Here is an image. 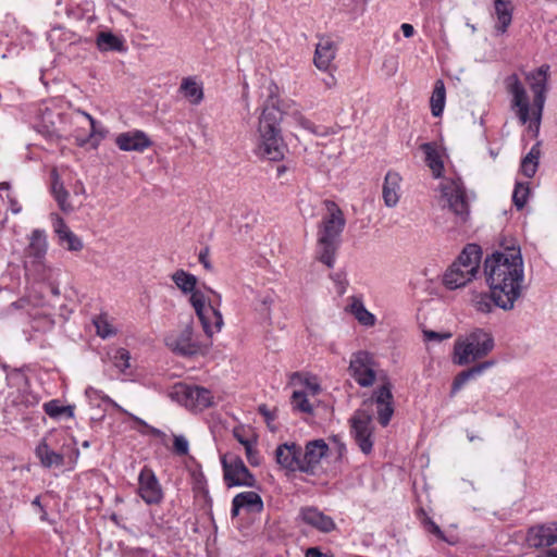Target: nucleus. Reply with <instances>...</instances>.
I'll return each mask as SVG.
<instances>
[{
    "instance_id": "obj_10",
    "label": "nucleus",
    "mask_w": 557,
    "mask_h": 557,
    "mask_svg": "<svg viewBox=\"0 0 557 557\" xmlns=\"http://www.w3.org/2000/svg\"><path fill=\"white\" fill-rule=\"evenodd\" d=\"M223 468V479L226 486H247L253 487L256 479L245 466L240 457L235 455H224L221 458Z\"/></svg>"
},
{
    "instance_id": "obj_59",
    "label": "nucleus",
    "mask_w": 557,
    "mask_h": 557,
    "mask_svg": "<svg viewBox=\"0 0 557 557\" xmlns=\"http://www.w3.org/2000/svg\"><path fill=\"white\" fill-rule=\"evenodd\" d=\"M32 505L38 507L42 511V513L46 515V511L40 503L39 496L35 497V499L32 502Z\"/></svg>"
},
{
    "instance_id": "obj_53",
    "label": "nucleus",
    "mask_w": 557,
    "mask_h": 557,
    "mask_svg": "<svg viewBox=\"0 0 557 557\" xmlns=\"http://www.w3.org/2000/svg\"><path fill=\"white\" fill-rule=\"evenodd\" d=\"M199 262L207 269V270H210L211 269V263L209 262V248L206 247L205 249H202L200 252H199Z\"/></svg>"
},
{
    "instance_id": "obj_2",
    "label": "nucleus",
    "mask_w": 557,
    "mask_h": 557,
    "mask_svg": "<svg viewBox=\"0 0 557 557\" xmlns=\"http://www.w3.org/2000/svg\"><path fill=\"white\" fill-rule=\"evenodd\" d=\"M548 75L549 65L543 64L536 71H533L525 76L533 92L532 109L530 108L525 88L520 82L518 75L513 73L505 79L506 90L512 96L511 110L515 111L522 125L530 121L528 129L534 137H537L540 133L546 100Z\"/></svg>"
},
{
    "instance_id": "obj_42",
    "label": "nucleus",
    "mask_w": 557,
    "mask_h": 557,
    "mask_svg": "<svg viewBox=\"0 0 557 557\" xmlns=\"http://www.w3.org/2000/svg\"><path fill=\"white\" fill-rule=\"evenodd\" d=\"M123 412H125L126 414H128V417L135 422L137 423L139 426L144 428L145 431H141L143 433H147V434H150L154 437H158V438H161L162 441L166 437L165 433L162 432L161 430L154 428V426H151L149 425L147 422H145L143 419L132 414V413H128L126 412L125 410H123Z\"/></svg>"
},
{
    "instance_id": "obj_20",
    "label": "nucleus",
    "mask_w": 557,
    "mask_h": 557,
    "mask_svg": "<svg viewBox=\"0 0 557 557\" xmlns=\"http://www.w3.org/2000/svg\"><path fill=\"white\" fill-rule=\"evenodd\" d=\"M299 518L304 523L323 533H330L336 528L334 520L315 507L300 508Z\"/></svg>"
},
{
    "instance_id": "obj_45",
    "label": "nucleus",
    "mask_w": 557,
    "mask_h": 557,
    "mask_svg": "<svg viewBox=\"0 0 557 557\" xmlns=\"http://www.w3.org/2000/svg\"><path fill=\"white\" fill-rule=\"evenodd\" d=\"M289 115L295 121V123L298 124L304 129H306L312 134L318 133L317 127L313 124V122L308 120L299 110H294Z\"/></svg>"
},
{
    "instance_id": "obj_46",
    "label": "nucleus",
    "mask_w": 557,
    "mask_h": 557,
    "mask_svg": "<svg viewBox=\"0 0 557 557\" xmlns=\"http://www.w3.org/2000/svg\"><path fill=\"white\" fill-rule=\"evenodd\" d=\"M234 437L243 445V447H246L250 443H253L257 441V437L255 434L250 432H246L244 428H235L233 430Z\"/></svg>"
},
{
    "instance_id": "obj_39",
    "label": "nucleus",
    "mask_w": 557,
    "mask_h": 557,
    "mask_svg": "<svg viewBox=\"0 0 557 557\" xmlns=\"http://www.w3.org/2000/svg\"><path fill=\"white\" fill-rule=\"evenodd\" d=\"M472 302L475 310L482 313H490L493 310V307L496 306L491 290L490 294L476 295Z\"/></svg>"
},
{
    "instance_id": "obj_58",
    "label": "nucleus",
    "mask_w": 557,
    "mask_h": 557,
    "mask_svg": "<svg viewBox=\"0 0 557 557\" xmlns=\"http://www.w3.org/2000/svg\"><path fill=\"white\" fill-rule=\"evenodd\" d=\"M259 412L265 417V419H273L265 405L259 407Z\"/></svg>"
},
{
    "instance_id": "obj_31",
    "label": "nucleus",
    "mask_w": 557,
    "mask_h": 557,
    "mask_svg": "<svg viewBox=\"0 0 557 557\" xmlns=\"http://www.w3.org/2000/svg\"><path fill=\"white\" fill-rule=\"evenodd\" d=\"M541 157V143L537 141L532 146L528 154L522 159L520 170L521 173L528 178H532L539 168V160Z\"/></svg>"
},
{
    "instance_id": "obj_15",
    "label": "nucleus",
    "mask_w": 557,
    "mask_h": 557,
    "mask_svg": "<svg viewBox=\"0 0 557 557\" xmlns=\"http://www.w3.org/2000/svg\"><path fill=\"white\" fill-rule=\"evenodd\" d=\"M330 448L324 440L309 441L302 448V473L314 475L320 467L321 460L327 455Z\"/></svg>"
},
{
    "instance_id": "obj_14",
    "label": "nucleus",
    "mask_w": 557,
    "mask_h": 557,
    "mask_svg": "<svg viewBox=\"0 0 557 557\" xmlns=\"http://www.w3.org/2000/svg\"><path fill=\"white\" fill-rule=\"evenodd\" d=\"M194 329L187 324L177 335L165 338L166 346L175 354L184 357L197 355L201 351V345L193 339Z\"/></svg>"
},
{
    "instance_id": "obj_7",
    "label": "nucleus",
    "mask_w": 557,
    "mask_h": 557,
    "mask_svg": "<svg viewBox=\"0 0 557 557\" xmlns=\"http://www.w3.org/2000/svg\"><path fill=\"white\" fill-rule=\"evenodd\" d=\"M494 348V338L491 333L476 329L466 336L465 339H458L454 346V363L466 366L478 359L487 356Z\"/></svg>"
},
{
    "instance_id": "obj_38",
    "label": "nucleus",
    "mask_w": 557,
    "mask_h": 557,
    "mask_svg": "<svg viewBox=\"0 0 557 557\" xmlns=\"http://www.w3.org/2000/svg\"><path fill=\"white\" fill-rule=\"evenodd\" d=\"M94 324L96 327L97 335L102 338H108L116 334V330L109 322L108 317L106 314L97 315L94 319Z\"/></svg>"
},
{
    "instance_id": "obj_25",
    "label": "nucleus",
    "mask_w": 557,
    "mask_h": 557,
    "mask_svg": "<svg viewBox=\"0 0 557 557\" xmlns=\"http://www.w3.org/2000/svg\"><path fill=\"white\" fill-rule=\"evenodd\" d=\"M401 177L398 173L388 171L384 178L382 196L385 206L393 208L399 201Z\"/></svg>"
},
{
    "instance_id": "obj_29",
    "label": "nucleus",
    "mask_w": 557,
    "mask_h": 557,
    "mask_svg": "<svg viewBox=\"0 0 557 557\" xmlns=\"http://www.w3.org/2000/svg\"><path fill=\"white\" fill-rule=\"evenodd\" d=\"M51 178H52V183H51V193L53 195V198L55 199V201L58 202V206L59 208L63 211V212H70L73 210V207L72 205L67 201L69 200V197H70V194L69 191L64 188V185L63 183L61 182L60 180V176L59 174L57 173L55 170L52 171L51 173Z\"/></svg>"
},
{
    "instance_id": "obj_47",
    "label": "nucleus",
    "mask_w": 557,
    "mask_h": 557,
    "mask_svg": "<svg viewBox=\"0 0 557 557\" xmlns=\"http://www.w3.org/2000/svg\"><path fill=\"white\" fill-rule=\"evenodd\" d=\"M257 443H258V441H255L253 443H250L249 445L244 447L246 458L252 467H257L261 463L260 454H259L258 449L256 448Z\"/></svg>"
},
{
    "instance_id": "obj_49",
    "label": "nucleus",
    "mask_w": 557,
    "mask_h": 557,
    "mask_svg": "<svg viewBox=\"0 0 557 557\" xmlns=\"http://www.w3.org/2000/svg\"><path fill=\"white\" fill-rule=\"evenodd\" d=\"M173 450L178 456L188 454V441L182 435H174Z\"/></svg>"
},
{
    "instance_id": "obj_34",
    "label": "nucleus",
    "mask_w": 557,
    "mask_h": 557,
    "mask_svg": "<svg viewBox=\"0 0 557 557\" xmlns=\"http://www.w3.org/2000/svg\"><path fill=\"white\" fill-rule=\"evenodd\" d=\"M446 90L443 81L435 82L434 89L431 96L430 104L431 111L434 116H441L445 107Z\"/></svg>"
},
{
    "instance_id": "obj_35",
    "label": "nucleus",
    "mask_w": 557,
    "mask_h": 557,
    "mask_svg": "<svg viewBox=\"0 0 557 557\" xmlns=\"http://www.w3.org/2000/svg\"><path fill=\"white\" fill-rule=\"evenodd\" d=\"M350 312L355 315L358 322L366 326H373L375 324V317L366 309L363 302L354 298L350 304Z\"/></svg>"
},
{
    "instance_id": "obj_3",
    "label": "nucleus",
    "mask_w": 557,
    "mask_h": 557,
    "mask_svg": "<svg viewBox=\"0 0 557 557\" xmlns=\"http://www.w3.org/2000/svg\"><path fill=\"white\" fill-rule=\"evenodd\" d=\"M172 281L184 294H190L189 302L201 323L205 334L212 337L213 334L219 333L224 323L219 310L221 295L210 287H205L213 296V298L208 297L205 292L196 288L197 277L184 270L174 272Z\"/></svg>"
},
{
    "instance_id": "obj_37",
    "label": "nucleus",
    "mask_w": 557,
    "mask_h": 557,
    "mask_svg": "<svg viewBox=\"0 0 557 557\" xmlns=\"http://www.w3.org/2000/svg\"><path fill=\"white\" fill-rule=\"evenodd\" d=\"M530 195V186L529 183H516L513 193H512V202L518 210L524 208L528 202V198Z\"/></svg>"
},
{
    "instance_id": "obj_30",
    "label": "nucleus",
    "mask_w": 557,
    "mask_h": 557,
    "mask_svg": "<svg viewBox=\"0 0 557 557\" xmlns=\"http://www.w3.org/2000/svg\"><path fill=\"white\" fill-rule=\"evenodd\" d=\"M180 92L195 106L203 100V88L194 77H185L182 79Z\"/></svg>"
},
{
    "instance_id": "obj_17",
    "label": "nucleus",
    "mask_w": 557,
    "mask_h": 557,
    "mask_svg": "<svg viewBox=\"0 0 557 557\" xmlns=\"http://www.w3.org/2000/svg\"><path fill=\"white\" fill-rule=\"evenodd\" d=\"M527 544L540 548L557 543V523L537 524L528 530Z\"/></svg>"
},
{
    "instance_id": "obj_12",
    "label": "nucleus",
    "mask_w": 557,
    "mask_h": 557,
    "mask_svg": "<svg viewBox=\"0 0 557 557\" xmlns=\"http://www.w3.org/2000/svg\"><path fill=\"white\" fill-rule=\"evenodd\" d=\"M376 362L373 356L364 350L352 354L349 362L350 375L362 387L373 385L376 379Z\"/></svg>"
},
{
    "instance_id": "obj_55",
    "label": "nucleus",
    "mask_w": 557,
    "mask_h": 557,
    "mask_svg": "<svg viewBox=\"0 0 557 557\" xmlns=\"http://www.w3.org/2000/svg\"><path fill=\"white\" fill-rule=\"evenodd\" d=\"M400 29L406 38H410L414 35V28L411 24L404 23L401 24Z\"/></svg>"
},
{
    "instance_id": "obj_9",
    "label": "nucleus",
    "mask_w": 557,
    "mask_h": 557,
    "mask_svg": "<svg viewBox=\"0 0 557 557\" xmlns=\"http://www.w3.org/2000/svg\"><path fill=\"white\" fill-rule=\"evenodd\" d=\"M442 196L445 198L449 210L466 222L470 214L469 201L463 183L460 178L447 180L441 184Z\"/></svg>"
},
{
    "instance_id": "obj_5",
    "label": "nucleus",
    "mask_w": 557,
    "mask_h": 557,
    "mask_svg": "<svg viewBox=\"0 0 557 557\" xmlns=\"http://www.w3.org/2000/svg\"><path fill=\"white\" fill-rule=\"evenodd\" d=\"M326 213L322 216L317 230L315 259L327 268H333L341 246V236L346 225V219L339 206L324 201Z\"/></svg>"
},
{
    "instance_id": "obj_21",
    "label": "nucleus",
    "mask_w": 557,
    "mask_h": 557,
    "mask_svg": "<svg viewBox=\"0 0 557 557\" xmlns=\"http://www.w3.org/2000/svg\"><path fill=\"white\" fill-rule=\"evenodd\" d=\"M240 509H246L248 512L259 513L263 510V500L256 492H242L237 494L232 502V517L239 515Z\"/></svg>"
},
{
    "instance_id": "obj_1",
    "label": "nucleus",
    "mask_w": 557,
    "mask_h": 557,
    "mask_svg": "<svg viewBox=\"0 0 557 557\" xmlns=\"http://www.w3.org/2000/svg\"><path fill=\"white\" fill-rule=\"evenodd\" d=\"M486 283L496 307L508 311L522 296L524 267L519 246H507L485 259Z\"/></svg>"
},
{
    "instance_id": "obj_50",
    "label": "nucleus",
    "mask_w": 557,
    "mask_h": 557,
    "mask_svg": "<svg viewBox=\"0 0 557 557\" xmlns=\"http://www.w3.org/2000/svg\"><path fill=\"white\" fill-rule=\"evenodd\" d=\"M51 219L54 232L58 235L59 239L61 238V235H65V233H69L71 231L66 225L65 221L63 220V218H61L59 214H51Z\"/></svg>"
},
{
    "instance_id": "obj_51",
    "label": "nucleus",
    "mask_w": 557,
    "mask_h": 557,
    "mask_svg": "<svg viewBox=\"0 0 557 557\" xmlns=\"http://www.w3.org/2000/svg\"><path fill=\"white\" fill-rule=\"evenodd\" d=\"M193 479H194V488L198 491H203L206 486V476L201 471H195L193 472Z\"/></svg>"
},
{
    "instance_id": "obj_4",
    "label": "nucleus",
    "mask_w": 557,
    "mask_h": 557,
    "mask_svg": "<svg viewBox=\"0 0 557 557\" xmlns=\"http://www.w3.org/2000/svg\"><path fill=\"white\" fill-rule=\"evenodd\" d=\"M280 99L271 94L265 100L259 116L256 154L263 160L280 162L285 157L286 144L282 136L281 122L284 112Z\"/></svg>"
},
{
    "instance_id": "obj_44",
    "label": "nucleus",
    "mask_w": 557,
    "mask_h": 557,
    "mask_svg": "<svg viewBox=\"0 0 557 557\" xmlns=\"http://www.w3.org/2000/svg\"><path fill=\"white\" fill-rule=\"evenodd\" d=\"M290 381L292 383L299 382L304 384L313 396L319 394L321 389L320 385L317 382H313L312 379L309 376L304 377V375L299 372H294L290 376Z\"/></svg>"
},
{
    "instance_id": "obj_11",
    "label": "nucleus",
    "mask_w": 557,
    "mask_h": 557,
    "mask_svg": "<svg viewBox=\"0 0 557 557\" xmlns=\"http://www.w3.org/2000/svg\"><path fill=\"white\" fill-rule=\"evenodd\" d=\"M372 413L363 408L358 409L350 418V433L360 450L369 455L373 448V423Z\"/></svg>"
},
{
    "instance_id": "obj_56",
    "label": "nucleus",
    "mask_w": 557,
    "mask_h": 557,
    "mask_svg": "<svg viewBox=\"0 0 557 557\" xmlns=\"http://www.w3.org/2000/svg\"><path fill=\"white\" fill-rule=\"evenodd\" d=\"M10 209L14 214H17L21 212L22 207L17 202V200H15L14 198H10Z\"/></svg>"
},
{
    "instance_id": "obj_61",
    "label": "nucleus",
    "mask_w": 557,
    "mask_h": 557,
    "mask_svg": "<svg viewBox=\"0 0 557 557\" xmlns=\"http://www.w3.org/2000/svg\"><path fill=\"white\" fill-rule=\"evenodd\" d=\"M331 278L338 284H342V275L339 273H335L331 275Z\"/></svg>"
},
{
    "instance_id": "obj_43",
    "label": "nucleus",
    "mask_w": 557,
    "mask_h": 557,
    "mask_svg": "<svg viewBox=\"0 0 557 557\" xmlns=\"http://www.w3.org/2000/svg\"><path fill=\"white\" fill-rule=\"evenodd\" d=\"M123 412H125L126 414H128V417L135 422L137 423L139 426L144 428L145 431H141L143 433H147V434H150L154 437H158V438H161L162 441L166 437L165 433L162 432L161 430L154 428V426H151L149 425L147 422H145L143 419L132 414V413H128L126 412L125 410H123Z\"/></svg>"
},
{
    "instance_id": "obj_18",
    "label": "nucleus",
    "mask_w": 557,
    "mask_h": 557,
    "mask_svg": "<svg viewBox=\"0 0 557 557\" xmlns=\"http://www.w3.org/2000/svg\"><path fill=\"white\" fill-rule=\"evenodd\" d=\"M148 135L139 129L121 133L115 138V145L122 151L143 152L152 146Z\"/></svg>"
},
{
    "instance_id": "obj_60",
    "label": "nucleus",
    "mask_w": 557,
    "mask_h": 557,
    "mask_svg": "<svg viewBox=\"0 0 557 557\" xmlns=\"http://www.w3.org/2000/svg\"><path fill=\"white\" fill-rule=\"evenodd\" d=\"M287 170H288V168L285 164L278 165L276 168V175H277V177H281Z\"/></svg>"
},
{
    "instance_id": "obj_6",
    "label": "nucleus",
    "mask_w": 557,
    "mask_h": 557,
    "mask_svg": "<svg viewBox=\"0 0 557 557\" xmlns=\"http://www.w3.org/2000/svg\"><path fill=\"white\" fill-rule=\"evenodd\" d=\"M482 252L478 245H467L457 260L446 270L443 284L448 289L463 287L479 272Z\"/></svg>"
},
{
    "instance_id": "obj_41",
    "label": "nucleus",
    "mask_w": 557,
    "mask_h": 557,
    "mask_svg": "<svg viewBox=\"0 0 557 557\" xmlns=\"http://www.w3.org/2000/svg\"><path fill=\"white\" fill-rule=\"evenodd\" d=\"M59 243L65 246L70 251H81L83 249V242L72 231L65 233V235H61Z\"/></svg>"
},
{
    "instance_id": "obj_52",
    "label": "nucleus",
    "mask_w": 557,
    "mask_h": 557,
    "mask_svg": "<svg viewBox=\"0 0 557 557\" xmlns=\"http://www.w3.org/2000/svg\"><path fill=\"white\" fill-rule=\"evenodd\" d=\"M423 334H424V338L426 341H437V342H441L443 339H446V338L450 337L449 333L442 334V333H437L435 331H424Z\"/></svg>"
},
{
    "instance_id": "obj_27",
    "label": "nucleus",
    "mask_w": 557,
    "mask_h": 557,
    "mask_svg": "<svg viewBox=\"0 0 557 557\" xmlns=\"http://www.w3.org/2000/svg\"><path fill=\"white\" fill-rule=\"evenodd\" d=\"M425 154V163L435 177H441L444 171V163L435 143H425L420 146Z\"/></svg>"
},
{
    "instance_id": "obj_33",
    "label": "nucleus",
    "mask_w": 557,
    "mask_h": 557,
    "mask_svg": "<svg viewBox=\"0 0 557 557\" xmlns=\"http://www.w3.org/2000/svg\"><path fill=\"white\" fill-rule=\"evenodd\" d=\"M74 406H64L59 399H52L44 404V410L52 419H61L63 417L71 419L74 417Z\"/></svg>"
},
{
    "instance_id": "obj_32",
    "label": "nucleus",
    "mask_w": 557,
    "mask_h": 557,
    "mask_svg": "<svg viewBox=\"0 0 557 557\" xmlns=\"http://www.w3.org/2000/svg\"><path fill=\"white\" fill-rule=\"evenodd\" d=\"M100 51H123L125 50L124 41L120 37L110 32H100L96 40Z\"/></svg>"
},
{
    "instance_id": "obj_13",
    "label": "nucleus",
    "mask_w": 557,
    "mask_h": 557,
    "mask_svg": "<svg viewBox=\"0 0 557 557\" xmlns=\"http://www.w3.org/2000/svg\"><path fill=\"white\" fill-rule=\"evenodd\" d=\"M138 495L147 505H159L163 499L162 487L153 470L147 466L138 475Z\"/></svg>"
},
{
    "instance_id": "obj_64",
    "label": "nucleus",
    "mask_w": 557,
    "mask_h": 557,
    "mask_svg": "<svg viewBox=\"0 0 557 557\" xmlns=\"http://www.w3.org/2000/svg\"><path fill=\"white\" fill-rule=\"evenodd\" d=\"M97 393H98V391H97V389H95L94 387H88V388L86 389V395H87V396H91L92 394H97Z\"/></svg>"
},
{
    "instance_id": "obj_19",
    "label": "nucleus",
    "mask_w": 557,
    "mask_h": 557,
    "mask_svg": "<svg viewBox=\"0 0 557 557\" xmlns=\"http://www.w3.org/2000/svg\"><path fill=\"white\" fill-rule=\"evenodd\" d=\"M375 401L377 420L382 426L388 425L394 413L393 408V394L389 383H385L374 392V398L370 401Z\"/></svg>"
},
{
    "instance_id": "obj_26",
    "label": "nucleus",
    "mask_w": 557,
    "mask_h": 557,
    "mask_svg": "<svg viewBox=\"0 0 557 557\" xmlns=\"http://www.w3.org/2000/svg\"><path fill=\"white\" fill-rule=\"evenodd\" d=\"M494 361H483L467 370L458 373L451 384V395H455L469 380L474 379L482 374L486 369L491 368Z\"/></svg>"
},
{
    "instance_id": "obj_62",
    "label": "nucleus",
    "mask_w": 557,
    "mask_h": 557,
    "mask_svg": "<svg viewBox=\"0 0 557 557\" xmlns=\"http://www.w3.org/2000/svg\"><path fill=\"white\" fill-rule=\"evenodd\" d=\"M75 193H85V187L83 185V183L78 182L75 186Z\"/></svg>"
},
{
    "instance_id": "obj_24",
    "label": "nucleus",
    "mask_w": 557,
    "mask_h": 557,
    "mask_svg": "<svg viewBox=\"0 0 557 557\" xmlns=\"http://www.w3.org/2000/svg\"><path fill=\"white\" fill-rule=\"evenodd\" d=\"M35 455L40 465L47 469L65 465V454L53 450L46 438L36 446Z\"/></svg>"
},
{
    "instance_id": "obj_16",
    "label": "nucleus",
    "mask_w": 557,
    "mask_h": 557,
    "mask_svg": "<svg viewBox=\"0 0 557 557\" xmlns=\"http://www.w3.org/2000/svg\"><path fill=\"white\" fill-rule=\"evenodd\" d=\"M302 447L295 443H283L275 449V460L284 469L290 472L302 473L301 460Z\"/></svg>"
},
{
    "instance_id": "obj_54",
    "label": "nucleus",
    "mask_w": 557,
    "mask_h": 557,
    "mask_svg": "<svg viewBox=\"0 0 557 557\" xmlns=\"http://www.w3.org/2000/svg\"><path fill=\"white\" fill-rule=\"evenodd\" d=\"M306 557H333V555L324 554L320 550L319 547H309L306 553Z\"/></svg>"
},
{
    "instance_id": "obj_57",
    "label": "nucleus",
    "mask_w": 557,
    "mask_h": 557,
    "mask_svg": "<svg viewBox=\"0 0 557 557\" xmlns=\"http://www.w3.org/2000/svg\"><path fill=\"white\" fill-rule=\"evenodd\" d=\"M536 557H557V548H550L547 550L542 552Z\"/></svg>"
},
{
    "instance_id": "obj_8",
    "label": "nucleus",
    "mask_w": 557,
    "mask_h": 557,
    "mask_svg": "<svg viewBox=\"0 0 557 557\" xmlns=\"http://www.w3.org/2000/svg\"><path fill=\"white\" fill-rule=\"evenodd\" d=\"M172 400L189 410L202 411L213 405L210 389L187 383H176L169 393Z\"/></svg>"
},
{
    "instance_id": "obj_63",
    "label": "nucleus",
    "mask_w": 557,
    "mask_h": 557,
    "mask_svg": "<svg viewBox=\"0 0 557 557\" xmlns=\"http://www.w3.org/2000/svg\"><path fill=\"white\" fill-rule=\"evenodd\" d=\"M84 114L88 119V121L90 122L91 129H94L95 128V124H96L95 119L90 114H88V113H84Z\"/></svg>"
},
{
    "instance_id": "obj_23",
    "label": "nucleus",
    "mask_w": 557,
    "mask_h": 557,
    "mask_svg": "<svg viewBox=\"0 0 557 557\" xmlns=\"http://www.w3.org/2000/svg\"><path fill=\"white\" fill-rule=\"evenodd\" d=\"M336 46L334 41L329 37L320 39L315 47L313 62L314 65L322 71H327L335 59Z\"/></svg>"
},
{
    "instance_id": "obj_36",
    "label": "nucleus",
    "mask_w": 557,
    "mask_h": 557,
    "mask_svg": "<svg viewBox=\"0 0 557 557\" xmlns=\"http://www.w3.org/2000/svg\"><path fill=\"white\" fill-rule=\"evenodd\" d=\"M290 404L294 410L312 414L313 413V407L310 404L307 395L305 392L301 391H295L290 398Z\"/></svg>"
},
{
    "instance_id": "obj_40",
    "label": "nucleus",
    "mask_w": 557,
    "mask_h": 557,
    "mask_svg": "<svg viewBox=\"0 0 557 557\" xmlns=\"http://www.w3.org/2000/svg\"><path fill=\"white\" fill-rule=\"evenodd\" d=\"M110 359L112 360L114 367H116L120 371L124 372L127 368H129V351L125 348H116L113 354L110 355Z\"/></svg>"
},
{
    "instance_id": "obj_48",
    "label": "nucleus",
    "mask_w": 557,
    "mask_h": 557,
    "mask_svg": "<svg viewBox=\"0 0 557 557\" xmlns=\"http://www.w3.org/2000/svg\"><path fill=\"white\" fill-rule=\"evenodd\" d=\"M424 529L434 534L437 539L442 541H446V536L444 532L441 530V528L430 518L425 517L422 521Z\"/></svg>"
},
{
    "instance_id": "obj_28",
    "label": "nucleus",
    "mask_w": 557,
    "mask_h": 557,
    "mask_svg": "<svg viewBox=\"0 0 557 557\" xmlns=\"http://www.w3.org/2000/svg\"><path fill=\"white\" fill-rule=\"evenodd\" d=\"M48 244L47 236L42 230H34L30 235V242L26 249L29 257L36 261H40L47 252Z\"/></svg>"
},
{
    "instance_id": "obj_22",
    "label": "nucleus",
    "mask_w": 557,
    "mask_h": 557,
    "mask_svg": "<svg viewBox=\"0 0 557 557\" xmlns=\"http://www.w3.org/2000/svg\"><path fill=\"white\" fill-rule=\"evenodd\" d=\"M493 17L496 18L495 30L497 34H505L512 22L513 4L510 0H493Z\"/></svg>"
}]
</instances>
